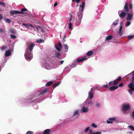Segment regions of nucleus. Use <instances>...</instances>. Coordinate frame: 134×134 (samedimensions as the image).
I'll list each match as a JSON object with an SVG mask.
<instances>
[{
  "mask_svg": "<svg viewBox=\"0 0 134 134\" xmlns=\"http://www.w3.org/2000/svg\"><path fill=\"white\" fill-rule=\"evenodd\" d=\"M127 20H131L133 17V12H131V13H127Z\"/></svg>",
  "mask_w": 134,
  "mask_h": 134,
  "instance_id": "obj_3",
  "label": "nucleus"
},
{
  "mask_svg": "<svg viewBox=\"0 0 134 134\" xmlns=\"http://www.w3.org/2000/svg\"><path fill=\"white\" fill-rule=\"evenodd\" d=\"M111 82H110L109 83V85L110 84H111Z\"/></svg>",
  "mask_w": 134,
  "mask_h": 134,
  "instance_id": "obj_61",
  "label": "nucleus"
},
{
  "mask_svg": "<svg viewBox=\"0 0 134 134\" xmlns=\"http://www.w3.org/2000/svg\"><path fill=\"white\" fill-rule=\"evenodd\" d=\"M50 130L49 129H47L45 130L43 134H49Z\"/></svg>",
  "mask_w": 134,
  "mask_h": 134,
  "instance_id": "obj_15",
  "label": "nucleus"
},
{
  "mask_svg": "<svg viewBox=\"0 0 134 134\" xmlns=\"http://www.w3.org/2000/svg\"><path fill=\"white\" fill-rule=\"evenodd\" d=\"M133 37V36L132 35L128 37L130 39H132Z\"/></svg>",
  "mask_w": 134,
  "mask_h": 134,
  "instance_id": "obj_41",
  "label": "nucleus"
},
{
  "mask_svg": "<svg viewBox=\"0 0 134 134\" xmlns=\"http://www.w3.org/2000/svg\"><path fill=\"white\" fill-rule=\"evenodd\" d=\"M48 88H47L45 89L44 90L42 91V92H41V93L42 94H45L48 91Z\"/></svg>",
  "mask_w": 134,
  "mask_h": 134,
  "instance_id": "obj_18",
  "label": "nucleus"
},
{
  "mask_svg": "<svg viewBox=\"0 0 134 134\" xmlns=\"http://www.w3.org/2000/svg\"><path fill=\"white\" fill-rule=\"evenodd\" d=\"M60 83V82H59L58 83L56 84L54 86H55L54 87H55L58 86Z\"/></svg>",
  "mask_w": 134,
  "mask_h": 134,
  "instance_id": "obj_48",
  "label": "nucleus"
},
{
  "mask_svg": "<svg viewBox=\"0 0 134 134\" xmlns=\"http://www.w3.org/2000/svg\"><path fill=\"white\" fill-rule=\"evenodd\" d=\"M90 132L88 133V134H93V131L92 130L90 129L89 130Z\"/></svg>",
  "mask_w": 134,
  "mask_h": 134,
  "instance_id": "obj_39",
  "label": "nucleus"
},
{
  "mask_svg": "<svg viewBox=\"0 0 134 134\" xmlns=\"http://www.w3.org/2000/svg\"><path fill=\"white\" fill-rule=\"evenodd\" d=\"M85 4L83 2H82V4L81 5H80V6L79 10H81V12H82L84 9V8L85 7Z\"/></svg>",
  "mask_w": 134,
  "mask_h": 134,
  "instance_id": "obj_10",
  "label": "nucleus"
},
{
  "mask_svg": "<svg viewBox=\"0 0 134 134\" xmlns=\"http://www.w3.org/2000/svg\"><path fill=\"white\" fill-rule=\"evenodd\" d=\"M124 9L126 12H128L129 11V9L128 7V4L126 3L124 7Z\"/></svg>",
  "mask_w": 134,
  "mask_h": 134,
  "instance_id": "obj_16",
  "label": "nucleus"
},
{
  "mask_svg": "<svg viewBox=\"0 0 134 134\" xmlns=\"http://www.w3.org/2000/svg\"><path fill=\"white\" fill-rule=\"evenodd\" d=\"M79 110H76L74 111L73 114L74 116H75L76 115H77L79 113Z\"/></svg>",
  "mask_w": 134,
  "mask_h": 134,
  "instance_id": "obj_19",
  "label": "nucleus"
},
{
  "mask_svg": "<svg viewBox=\"0 0 134 134\" xmlns=\"http://www.w3.org/2000/svg\"><path fill=\"white\" fill-rule=\"evenodd\" d=\"M93 53V52L92 51H89L88 52L87 54L88 56H91Z\"/></svg>",
  "mask_w": 134,
  "mask_h": 134,
  "instance_id": "obj_21",
  "label": "nucleus"
},
{
  "mask_svg": "<svg viewBox=\"0 0 134 134\" xmlns=\"http://www.w3.org/2000/svg\"><path fill=\"white\" fill-rule=\"evenodd\" d=\"M6 47L5 46H3L1 47V49L2 50H4L5 49H6Z\"/></svg>",
  "mask_w": 134,
  "mask_h": 134,
  "instance_id": "obj_34",
  "label": "nucleus"
},
{
  "mask_svg": "<svg viewBox=\"0 0 134 134\" xmlns=\"http://www.w3.org/2000/svg\"><path fill=\"white\" fill-rule=\"evenodd\" d=\"M121 79V77H119V78L118 79H117V81H119Z\"/></svg>",
  "mask_w": 134,
  "mask_h": 134,
  "instance_id": "obj_50",
  "label": "nucleus"
},
{
  "mask_svg": "<svg viewBox=\"0 0 134 134\" xmlns=\"http://www.w3.org/2000/svg\"><path fill=\"white\" fill-rule=\"evenodd\" d=\"M23 25L25 26L26 27L29 28V24L23 23Z\"/></svg>",
  "mask_w": 134,
  "mask_h": 134,
  "instance_id": "obj_31",
  "label": "nucleus"
},
{
  "mask_svg": "<svg viewBox=\"0 0 134 134\" xmlns=\"http://www.w3.org/2000/svg\"><path fill=\"white\" fill-rule=\"evenodd\" d=\"M65 47V50L66 52H67L68 49V47L67 46L66 44H64L63 45Z\"/></svg>",
  "mask_w": 134,
  "mask_h": 134,
  "instance_id": "obj_20",
  "label": "nucleus"
},
{
  "mask_svg": "<svg viewBox=\"0 0 134 134\" xmlns=\"http://www.w3.org/2000/svg\"><path fill=\"white\" fill-rule=\"evenodd\" d=\"M101 132L100 131H98L96 132H93V134H101Z\"/></svg>",
  "mask_w": 134,
  "mask_h": 134,
  "instance_id": "obj_33",
  "label": "nucleus"
},
{
  "mask_svg": "<svg viewBox=\"0 0 134 134\" xmlns=\"http://www.w3.org/2000/svg\"><path fill=\"white\" fill-rule=\"evenodd\" d=\"M80 0H76L75 1L77 3H79L80 1Z\"/></svg>",
  "mask_w": 134,
  "mask_h": 134,
  "instance_id": "obj_52",
  "label": "nucleus"
},
{
  "mask_svg": "<svg viewBox=\"0 0 134 134\" xmlns=\"http://www.w3.org/2000/svg\"><path fill=\"white\" fill-rule=\"evenodd\" d=\"M115 120L116 118H109V120L107 121V122L108 124L111 123Z\"/></svg>",
  "mask_w": 134,
  "mask_h": 134,
  "instance_id": "obj_8",
  "label": "nucleus"
},
{
  "mask_svg": "<svg viewBox=\"0 0 134 134\" xmlns=\"http://www.w3.org/2000/svg\"><path fill=\"white\" fill-rule=\"evenodd\" d=\"M11 54V52L10 50L7 51L5 52V55L6 56H10Z\"/></svg>",
  "mask_w": 134,
  "mask_h": 134,
  "instance_id": "obj_12",
  "label": "nucleus"
},
{
  "mask_svg": "<svg viewBox=\"0 0 134 134\" xmlns=\"http://www.w3.org/2000/svg\"><path fill=\"white\" fill-rule=\"evenodd\" d=\"M22 12H21L18 11H11L10 12V14L11 15H14V14H18L22 13Z\"/></svg>",
  "mask_w": 134,
  "mask_h": 134,
  "instance_id": "obj_5",
  "label": "nucleus"
},
{
  "mask_svg": "<svg viewBox=\"0 0 134 134\" xmlns=\"http://www.w3.org/2000/svg\"><path fill=\"white\" fill-rule=\"evenodd\" d=\"M108 87L109 86H108V85H104L103 86V87H105L106 88H108Z\"/></svg>",
  "mask_w": 134,
  "mask_h": 134,
  "instance_id": "obj_45",
  "label": "nucleus"
},
{
  "mask_svg": "<svg viewBox=\"0 0 134 134\" xmlns=\"http://www.w3.org/2000/svg\"><path fill=\"white\" fill-rule=\"evenodd\" d=\"M52 68H53L52 67H51V66H49V68H47V69H51Z\"/></svg>",
  "mask_w": 134,
  "mask_h": 134,
  "instance_id": "obj_57",
  "label": "nucleus"
},
{
  "mask_svg": "<svg viewBox=\"0 0 134 134\" xmlns=\"http://www.w3.org/2000/svg\"><path fill=\"white\" fill-rule=\"evenodd\" d=\"M131 24V22L130 21H128L127 22L126 24L125 25L126 27H127L129 26Z\"/></svg>",
  "mask_w": 134,
  "mask_h": 134,
  "instance_id": "obj_28",
  "label": "nucleus"
},
{
  "mask_svg": "<svg viewBox=\"0 0 134 134\" xmlns=\"http://www.w3.org/2000/svg\"><path fill=\"white\" fill-rule=\"evenodd\" d=\"M113 38V36H111L109 35L107 36L106 38V41L110 40Z\"/></svg>",
  "mask_w": 134,
  "mask_h": 134,
  "instance_id": "obj_17",
  "label": "nucleus"
},
{
  "mask_svg": "<svg viewBox=\"0 0 134 134\" xmlns=\"http://www.w3.org/2000/svg\"><path fill=\"white\" fill-rule=\"evenodd\" d=\"M55 47L59 51L62 49V46L60 42H59L58 46H56Z\"/></svg>",
  "mask_w": 134,
  "mask_h": 134,
  "instance_id": "obj_9",
  "label": "nucleus"
},
{
  "mask_svg": "<svg viewBox=\"0 0 134 134\" xmlns=\"http://www.w3.org/2000/svg\"><path fill=\"white\" fill-rule=\"evenodd\" d=\"M89 127H87L85 130V132H87L89 130Z\"/></svg>",
  "mask_w": 134,
  "mask_h": 134,
  "instance_id": "obj_37",
  "label": "nucleus"
},
{
  "mask_svg": "<svg viewBox=\"0 0 134 134\" xmlns=\"http://www.w3.org/2000/svg\"><path fill=\"white\" fill-rule=\"evenodd\" d=\"M72 16H71L70 18V19H69V21H71L72 20Z\"/></svg>",
  "mask_w": 134,
  "mask_h": 134,
  "instance_id": "obj_51",
  "label": "nucleus"
},
{
  "mask_svg": "<svg viewBox=\"0 0 134 134\" xmlns=\"http://www.w3.org/2000/svg\"><path fill=\"white\" fill-rule=\"evenodd\" d=\"M132 81L134 82V76L133 77L132 79Z\"/></svg>",
  "mask_w": 134,
  "mask_h": 134,
  "instance_id": "obj_58",
  "label": "nucleus"
},
{
  "mask_svg": "<svg viewBox=\"0 0 134 134\" xmlns=\"http://www.w3.org/2000/svg\"><path fill=\"white\" fill-rule=\"evenodd\" d=\"M118 87V86H113L110 87L109 89L111 91H113L117 89Z\"/></svg>",
  "mask_w": 134,
  "mask_h": 134,
  "instance_id": "obj_14",
  "label": "nucleus"
},
{
  "mask_svg": "<svg viewBox=\"0 0 134 134\" xmlns=\"http://www.w3.org/2000/svg\"><path fill=\"white\" fill-rule=\"evenodd\" d=\"M21 11L22 12L25 11L27 10L26 9V8L22 9L21 10Z\"/></svg>",
  "mask_w": 134,
  "mask_h": 134,
  "instance_id": "obj_42",
  "label": "nucleus"
},
{
  "mask_svg": "<svg viewBox=\"0 0 134 134\" xmlns=\"http://www.w3.org/2000/svg\"><path fill=\"white\" fill-rule=\"evenodd\" d=\"M56 54L58 56H59L60 55V54L59 53H58Z\"/></svg>",
  "mask_w": 134,
  "mask_h": 134,
  "instance_id": "obj_59",
  "label": "nucleus"
},
{
  "mask_svg": "<svg viewBox=\"0 0 134 134\" xmlns=\"http://www.w3.org/2000/svg\"><path fill=\"white\" fill-rule=\"evenodd\" d=\"M92 126L94 128H96L97 127V126L96 124L94 123H92Z\"/></svg>",
  "mask_w": 134,
  "mask_h": 134,
  "instance_id": "obj_32",
  "label": "nucleus"
},
{
  "mask_svg": "<svg viewBox=\"0 0 134 134\" xmlns=\"http://www.w3.org/2000/svg\"><path fill=\"white\" fill-rule=\"evenodd\" d=\"M118 14L120 17L121 18H124L126 14V13L125 12H121L120 11H119L118 12Z\"/></svg>",
  "mask_w": 134,
  "mask_h": 134,
  "instance_id": "obj_4",
  "label": "nucleus"
},
{
  "mask_svg": "<svg viewBox=\"0 0 134 134\" xmlns=\"http://www.w3.org/2000/svg\"><path fill=\"white\" fill-rule=\"evenodd\" d=\"M1 5H2L4 7L5 6V4L4 3H3V2H2Z\"/></svg>",
  "mask_w": 134,
  "mask_h": 134,
  "instance_id": "obj_54",
  "label": "nucleus"
},
{
  "mask_svg": "<svg viewBox=\"0 0 134 134\" xmlns=\"http://www.w3.org/2000/svg\"><path fill=\"white\" fill-rule=\"evenodd\" d=\"M3 17L2 15L1 14H0V20L2 19Z\"/></svg>",
  "mask_w": 134,
  "mask_h": 134,
  "instance_id": "obj_53",
  "label": "nucleus"
},
{
  "mask_svg": "<svg viewBox=\"0 0 134 134\" xmlns=\"http://www.w3.org/2000/svg\"><path fill=\"white\" fill-rule=\"evenodd\" d=\"M2 2L0 1V4H1L2 3Z\"/></svg>",
  "mask_w": 134,
  "mask_h": 134,
  "instance_id": "obj_62",
  "label": "nucleus"
},
{
  "mask_svg": "<svg viewBox=\"0 0 134 134\" xmlns=\"http://www.w3.org/2000/svg\"><path fill=\"white\" fill-rule=\"evenodd\" d=\"M130 106L128 104L124 105L123 107L122 110L123 112L125 113V111L129 109Z\"/></svg>",
  "mask_w": 134,
  "mask_h": 134,
  "instance_id": "obj_2",
  "label": "nucleus"
},
{
  "mask_svg": "<svg viewBox=\"0 0 134 134\" xmlns=\"http://www.w3.org/2000/svg\"><path fill=\"white\" fill-rule=\"evenodd\" d=\"M71 66L72 67H73V65H71Z\"/></svg>",
  "mask_w": 134,
  "mask_h": 134,
  "instance_id": "obj_63",
  "label": "nucleus"
},
{
  "mask_svg": "<svg viewBox=\"0 0 134 134\" xmlns=\"http://www.w3.org/2000/svg\"><path fill=\"white\" fill-rule=\"evenodd\" d=\"M4 30L3 29H0V32H1V33L4 32Z\"/></svg>",
  "mask_w": 134,
  "mask_h": 134,
  "instance_id": "obj_44",
  "label": "nucleus"
},
{
  "mask_svg": "<svg viewBox=\"0 0 134 134\" xmlns=\"http://www.w3.org/2000/svg\"><path fill=\"white\" fill-rule=\"evenodd\" d=\"M10 36L11 38L13 39L15 38H16V37L14 35H10Z\"/></svg>",
  "mask_w": 134,
  "mask_h": 134,
  "instance_id": "obj_30",
  "label": "nucleus"
},
{
  "mask_svg": "<svg viewBox=\"0 0 134 134\" xmlns=\"http://www.w3.org/2000/svg\"><path fill=\"white\" fill-rule=\"evenodd\" d=\"M33 132L31 131H29L27 132L26 134H33Z\"/></svg>",
  "mask_w": 134,
  "mask_h": 134,
  "instance_id": "obj_35",
  "label": "nucleus"
},
{
  "mask_svg": "<svg viewBox=\"0 0 134 134\" xmlns=\"http://www.w3.org/2000/svg\"><path fill=\"white\" fill-rule=\"evenodd\" d=\"M88 109L87 107H83L81 110L82 113H86L88 111Z\"/></svg>",
  "mask_w": 134,
  "mask_h": 134,
  "instance_id": "obj_7",
  "label": "nucleus"
},
{
  "mask_svg": "<svg viewBox=\"0 0 134 134\" xmlns=\"http://www.w3.org/2000/svg\"><path fill=\"white\" fill-rule=\"evenodd\" d=\"M35 46L34 43H32L29 45V49L27 48L26 49L25 55L26 60H30L32 58V55L31 53V52Z\"/></svg>",
  "mask_w": 134,
  "mask_h": 134,
  "instance_id": "obj_1",
  "label": "nucleus"
},
{
  "mask_svg": "<svg viewBox=\"0 0 134 134\" xmlns=\"http://www.w3.org/2000/svg\"><path fill=\"white\" fill-rule=\"evenodd\" d=\"M10 31L11 33L12 34H14L15 33L14 31L13 30H10Z\"/></svg>",
  "mask_w": 134,
  "mask_h": 134,
  "instance_id": "obj_40",
  "label": "nucleus"
},
{
  "mask_svg": "<svg viewBox=\"0 0 134 134\" xmlns=\"http://www.w3.org/2000/svg\"><path fill=\"white\" fill-rule=\"evenodd\" d=\"M128 86L132 90L134 91V83H131L128 85Z\"/></svg>",
  "mask_w": 134,
  "mask_h": 134,
  "instance_id": "obj_11",
  "label": "nucleus"
},
{
  "mask_svg": "<svg viewBox=\"0 0 134 134\" xmlns=\"http://www.w3.org/2000/svg\"><path fill=\"white\" fill-rule=\"evenodd\" d=\"M36 27L38 30H40L41 31L42 30V28L40 26H36Z\"/></svg>",
  "mask_w": 134,
  "mask_h": 134,
  "instance_id": "obj_24",
  "label": "nucleus"
},
{
  "mask_svg": "<svg viewBox=\"0 0 134 134\" xmlns=\"http://www.w3.org/2000/svg\"><path fill=\"white\" fill-rule=\"evenodd\" d=\"M113 85H117L118 83V81L117 80H115L113 81Z\"/></svg>",
  "mask_w": 134,
  "mask_h": 134,
  "instance_id": "obj_26",
  "label": "nucleus"
},
{
  "mask_svg": "<svg viewBox=\"0 0 134 134\" xmlns=\"http://www.w3.org/2000/svg\"><path fill=\"white\" fill-rule=\"evenodd\" d=\"M87 58H86V57H84L82 59H77V62H82L83 60H85L87 59Z\"/></svg>",
  "mask_w": 134,
  "mask_h": 134,
  "instance_id": "obj_13",
  "label": "nucleus"
},
{
  "mask_svg": "<svg viewBox=\"0 0 134 134\" xmlns=\"http://www.w3.org/2000/svg\"><path fill=\"white\" fill-rule=\"evenodd\" d=\"M93 88H92L90 92L89 93V97L90 99H92L93 97Z\"/></svg>",
  "mask_w": 134,
  "mask_h": 134,
  "instance_id": "obj_6",
  "label": "nucleus"
},
{
  "mask_svg": "<svg viewBox=\"0 0 134 134\" xmlns=\"http://www.w3.org/2000/svg\"><path fill=\"white\" fill-rule=\"evenodd\" d=\"M132 90H130V89H129L128 90V91L129 92H130V93L131 94H132Z\"/></svg>",
  "mask_w": 134,
  "mask_h": 134,
  "instance_id": "obj_46",
  "label": "nucleus"
},
{
  "mask_svg": "<svg viewBox=\"0 0 134 134\" xmlns=\"http://www.w3.org/2000/svg\"><path fill=\"white\" fill-rule=\"evenodd\" d=\"M30 27H33L32 25L31 24H29V28Z\"/></svg>",
  "mask_w": 134,
  "mask_h": 134,
  "instance_id": "obj_47",
  "label": "nucleus"
},
{
  "mask_svg": "<svg viewBox=\"0 0 134 134\" xmlns=\"http://www.w3.org/2000/svg\"><path fill=\"white\" fill-rule=\"evenodd\" d=\"M57 5V3H55L54 4V7L56 6Z\"/></svg>",
  "mask_w": 134,
  "mask_h": 134,
  "instance_id": "obj_55",
  "label": "nucleus"
},
{
  "mask_svg": "<svg viewBox=\"0 0 134 134\" xmlns=\"http://www.w3.org/2000/svg\"><path fill=\"white\" fill-rule=\"evenodd\" d=\"M69 28L70 29H72V24L71 23L69 24Z\"/></svg>",
  "mask_w": 134,
  "mask_h": 134,
  "instance_id": "obj_23",
  "label": "nucleus"
},
{
  "mask_svg": "<svg viewBox=\"0 0 134 134\" xmlns=\"http://www.w3.org/2000/svg\"><path fill=\"white\" fill-rule=\"evenodd\" d=\"M129 7L130 9H132V5L131 4H130L129 5Z\"/></svg>",
  "mask_w": 134,
  "mask_h": 134,
  "instance_id": "obj_43",
  "label": "nucleus"
},
{
  "mask_svg": "<svg viewBox=\"0 0 134 134\" xmlns=\"http://www.w3.org/2000/svg\"><path fill=\"white\" fill-rule=\"evenodd\" d=\"M5 21L7 22L10 23L11 22V20L8 19H5Z\"/></svg>",
  "mask_w": 134,
  "mask_h": 134,
  "instance_id": "obj_29",
  "label": "nucleus"
},
{
  "mask_svg": "<svg viewBox=\"0 0 134 134\" xmlns=\"http://www.w3.org/2000/svg\"><path fill=\"white\" fill-rule=\"evenodd\" d=\"M123 83H121L119 85V87H121L123 85Z\"/></svg>",
  "mask_w": 134,
  "mask_h": 134,
  "instance_id": "obj_49",
  "label": "nucleus"
},
{
  "mask_svg": "<svg viewBox=\"0 0 134 134\" xmlns=\"http://www.w3.org/2000/svg\"><path fill=\"white\" fill-rule=\"evenodd\" d=\"M64 62V61L62 60L60 61V63L61 64H62Z\"/></svg>",
  "mask_w": 134,
  "mask_h": 134,
  "instance_id": "obj_56",
  "label": "nucleus"
},
{
  "mask_svg": "<svg viewBox=\"0 0 134 134\" xmlns=\"http://www.w3.org/2000/svg\"><path fill=\"white\" fill-rule=\"evenodd\" d=\"M52 83V81L49 82L46 84V85L47 86H49L51 85Z\"/></svg>",
  "mask_w": 134,
  "mask_h": 134,
  "instance_id": "obj_27",
  "label": "nucleus"
},
{
  "mask_svg": "<svg viewBox=\"0 0 134 134\" xmlns=\"http://www.w3.org/2000/svg\"><path fill=\"white\" fill-rule=\"evenodd\" d=\"M128 127L130 128V130L132 131H134V127L133 126L130 125L128 126Z\"/></svg>",
  "mask_w": 134,
  "mask_h": 134,
  "instance_id": "obj_22",
  "label": "nucleus"
},
{
  "mask_svg": "<svg viewBox=\"0 0 134 134\" xmlns=\"http://www.w3.org/2000/svg\"><path fill=\"white\" fill-rule=\"evenodd\" d=\"M132 115H133V117H134V112L133 113Z\"/></svg>",
  "mask_w": 134,
  "mask_h": 134,
  "instance_id": "obj_60",
  "label": "nucleus"
},
{
  "mask_svg": "<svg viewBox=\"0 0 134 134\" xmlns=\"http://www.w3.org/2000/svg\"><path fill=\"white\" fill-rule=\"evenodd\" d=\"M122 25H121L120 26V28L119 29V33L121 34V31L122 30Z\"/></svg>",
  "mask_w": 134,
  "mask_h": 134,
  "instance_id": "obj_38",
  "label": "nucleus"
},
{
  "mask_svg": "<svg viewBox=\"0 0 134 134\" xmlns=\"http://www.w3.org/2000/svg\"><path fill=\"white\" fill-rule=\"evenodd\" d=\"M118 20H116V21H114L113 23V25L115 26L116 25L118 24Z\"/></svg>",
  "mask_w": 134,
  "mask_h": 134,
  "instance_id": "obj_25",
  "label": "nucleus"
},
{
  "mask_svg": "<svg viewBox=\"0 0 134 134\" xmlns=\"http://www.w3.org/2000/svg\"><path fill=\"white\" fill-rule=\"evenodd\" d=\"M42 40L41 39L38 40H37V42L38 43H39L41 42Z\"/></svg>",
  "mask_w": 134,
  "mask_h": 134,
  "instance_id": "obj_36",
  "label": "nucleus"
}]
</instances>
